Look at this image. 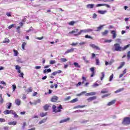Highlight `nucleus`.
<instances>
[{
    "instance_id": "nucleus-1",
    "label": "nucleus",
    "mask_w": 130,
    "mask_h": 130,
    "mask_svg": "<svg viewBox=\"0 0 130 130\" xmlns=\"http://www.w3.org/2000/svg\"><path fill=\"white\" fill-rule=\"evenodd\" d=\"M60 109H62V107H61V105H60L59 107H57L55 105H53L52 106L53 112H55V113L57 112H60Z\"/></svg>"
},
{
    "instance_id": "nucleus-2",
    "label": "nucleus",
    "mask_w": 130,
    "mask_h": 130,
    "mask_svg": "<svg viewBox=\"0 0 130 130\" xmlns=\"http://www.w3.org/2000/svg\"><path fill=\"white\" fill-rule=\"evenodd\" d=\"M122 124L123 125H129L130 124V117H125L123 118V121H122Z\"/></svg>"
},
{
    "instance_id": "nucleus-3",
    "label": "nucleus",
    "mask_w": 130,
    "mask_h": 130,
    "mask_svg": "<svg viewBox=\"0 0 130 130\" xmlns=\"http://www.w3.org/2000/svg\"><path fill=\"white\" fill-rule=\"evenodd\" d=\"M15 70H17V73L20 74L19 75V77H20V78H24V73L21 72V67L16 65L15 66Z\"/></svg>"
},
{
    "instance_id": "nucleus-4",
    "label": "nucleus",
    "mask_w": 130,
    "mask_h": 130,
    "mask_svg": "<svg viewBox=\"0 0 130 130\" xmlns=\"http://www.w3.org/2000/svg\"><path fill=\"white\" fill-rule=\"evenodd\" d=\"M115 51H122V47H120V45L118 43H116L114 45Z\"/></svg>"
},
{
    "instance_id": "nucleus-5",
    "label": "nucleus",
    "mask_w": 130,
    "mask_h": 130,
    "mask_svg": "<svg viewBox=\"0 0 130 130\" xmlns=\"http://www.w3.org/2000/svg\"><path fill=\"white\" fill-rule=\"evenodd\" d=\"M74 33H75V35H74L75 36H78L79 35H81V32L79 31L78 29H76L74 30H72L69 32V34H74Z\"/></svg>"
},
{
    "instance_id": "nucleus-6",
    "label": "nucleus",
    "mask_w": 130,
    "mask_h": 130,
    "mask_svg": "<svg viewBox=\"0 0 130 130\" xmlns=\"http://www.w3.org/2000/svg\"><path fill=\"white\" fill-rule=\"evenodd\" d=\"M97 99V96H93L88 98V99H86L87 102H92V101H94V100H96Z\"/></svg>"
},
{
    "instance_id": "nucleus-7",
    "label": "nucleus",
    "mask_w": 130,
    "mask_h": 130,
    "mask_svg": "<svg viewBox=\"0 0 130 130\" xmlns=\"http://www.w3.org/2000/svg\"><path fill=\"white\" fill-rule=\"evenodd\" d=\"M90 72H91V75H90V77L92 78V77H94V75H95V67H92L90 69Z\"/></svg>"
},
{
    "instance_id": "nucleus-8",
    "label": "nucleus",
    "mask_w": 130,
    "mask_h": 130,
    "mask_svg": "<svg viewBox=\"0 0 130 130\" xmlns=\"http://www.w3.org/2000/svg\"><path fill=\"white\" fill-rule=\"evenodd\" d=\"M58 100V97L56 95H53L52 98L51 99V102H56Z\"/></svg>"
},
{
    "instance_id": "nucleus-9",
    "label": "nucleus",
    "mask_w": 130,
    "mask_h": 130,
    "mask_svg": "<svg viewBox=\"0 0 130 130\" xmlns=\"http://www.w3.org/2000/svg\"><path fill=\"white\" fill-rule=\"evenodd\" d=\"M90 47H92L93 49H96V50H100L101 49L98 47V46H96L95 44H90Z\"/></svg>"
},
{
    "instance_id": "nucleus-10",
    "label": "nucleus",
    "mask_w": 130,
    "mask_h": 130,
    "mask_svg": "<svg viewBox=\"0 0 130 130\" xmlns=\"http://www.w3.org/2000/svg\"><path fill=\"white\" fill-rule=\"evenodd\" d=\"M116 102V100H113L107 104V106H111V105H114Z\"/></svg>"
},
{
    "instance_id": "nucleus-11",
    "label": "nucleus",
    "mask_w": 130,
    "mask_h": 130,
    "mask_svg": "<svg viewBox=\"0 0 130 130\" xmlns=\"http://www.w3.org/2000/svg\"><path fill=\"white\" fill-rule=\"evenodd\" d=\"M15 103L17 106H20L21 105V100L19 99H15Z\"/></svg>"
},
{
    "instance_id": "nucleus-12",
    "label": "nucleus",
    "mask_w": 130,
    "mask_h": 130,
    "mask_svg": "<svg viewBox=\"0 0 130 130\" xmlns=\"http://www.w3.org/2000/svg\"><path fill=\"white\" fill-rule=\"evenodd\" d=\"M111 34L113 35L112 36L113 39H115V38H116V31H115V30H112L111 31Z\"/></svg>"
},
{
    "instance_id": "nucleus-13",
    "label": "nucleus",
    "mask_w": 130,
    "mask_h": 130,
    "mask_svg": "<svg viewBox=\"0 0 130 130\" xmlns=\"http://www.w3.org/2000/svg\"><path fill=\"white\" fill-rule=\"evenodd\" d=\"M104 26H105V25H100L99 27H96V32H99L101 31V30H102V29L103 28Z\"/></svg>"
},
{
    "instance_id": "nucleus-14",
    "label": "nucleus",
    "mask_w": 130,
    "mask_h": 130,
    "mask_svg": "<svg viewBox=\"0 0 130 130\" xmlns=\"http://www.w3.org/2000/svg\"><path fill=\"white\" fill-rule=\"evenodd\" d=\"M94 6H95V5H94L93 4H88L86 6V8H87V9H93V8H94Z\"/></svg>"
},
{
    "instance_id": "nucleus-15",
    "label": "nucleus",
    "mask_w": 130,
    "mask_h": 130,
    "mask_svg": "<svg viewBox=\"0 0 130 130\" xmlns=\"http://www.w3.org/2000/svg\"><path fill=\"white\" fill-rule=\"evenodd\" d=\"M46 120H47V118H44L41 121L39 122V124H42V123H44V122H46Z\"/></svg>"
},
{
    "instance_id": "nucleus-16",
    "label": "nucleus",
    "mask_w": 130,
    "mask_h": 130,
    "mask_svg": "<svg viewBox=\"0 0 130 130\" xmlns=\"http://www.w3.org/2000/svg\"><path fill=\"white\" fill-rule=\"evenodd\" d=\"M61 73V71L58 70V71H55L52 73V76H56L57 74Z\"/></svg>"
},
{
    "instance_id": "nucleus-17",
    "label": "nucleus",
    "mask_w": 130,
    "mask_h": 130,
    "mask_svg": "<svg viewBox=\"0 0 130 130\" xmlns=\"http://www.w3.org/2000/svg\"><path fill=\"white\" fill-rule=\"evenodd\" d=\"M94 95H96V92H88L86 93V96H94Z\"/></svg>"
},
{
    "instance_id": "nucleus-18",
    "label": "nucleus",
    "mask_w": 130,
    "mask_h": 130,
    "mask_svg": "<svg viewBox=\"0 0 130 130\" xmlns=\"http://www.w3.org/2000/svg\"><path fill=\"white\" fill-rule=\"evenodd\" d=\"M8 124L9 125H16L17 124V121H13L8 122Z\"/></svg>"
},
{
    "instance_id": "nucleus-19",
    "label": "nucleus",
    "mask_w": 130,
    "mask_h": 130,
    "mask_svg": "<svg viewBox=\"0 0 130 130\" xmlns=\"http://www.w3.org/2000/svg\"><path fill=\"white\" fill-rule=\"evenodd\" d=\"M75 50V49L74 48H72L71 49H69L67 50L66 53H70L72 52H74V51Z\"/></svg>"
},
{
    "instance_id": "nucleus-20",
    "label": "nucleus",
    "mask_w": 130,
    "mask_h": 130,
    "mask_svg": "<svg viewBox=\"0 0 130 130\" xmlns=\"http://www.w3.org/2000/svg\"><path fill=\"white\" fill-rule=\"evenodd\" d=\"M0 84H2V85H5V86H7V83H6L5 81H0ZM0 89H4V87L0 85Z\"/></svg>"
},
{
    "instance_id": "nucleus-21",
    "label": "nucleus",
    "mask_w": 130,
    "mask_h": 130,
    "mask_svg": "<svg viewBox=\"0 0 130 130\" xmlns=\"http://www.w3.org/2000/svg\"><path fill=\"white\" fill-rule=\"evenodd\" d=\"M43 108L45 111H47L49 108V106L48 104H46L45 106H43Z\"/></svg>"
},
{
    "instance_id": "nucleus-22",
    "label": "nucleus",
    "mask_w": 130,
    "mask_h": 130,
    "mask_svg": "<svg viewBox=\"0 0 130 130\" xmlns=\"http://www.w3.org/2000/svg\"><path fill=\"white\" fill-rule=\"evenodd\" d=\"M98 13L99 14H101V15H104V14H106V13H107V11H106V10H105V11L99 10Z\"/></svg>"
},
{
    "instance_id": "nucleus-23",
    "label": "nucleus",
    "mask_w": 130,
    "mask_h": 130,
    "mask_svg": "<svg viewBox=\"0 0 130 130\" xmlns=\"http://www.w3.org/2000/svg\"><path fill=\"white\" fill-rule=\"evenodd\" d=\"M130 46V44L124 46L123 48H122V51H124V50H125L126 49H127V48H128V47H129Z\"/></svg>"
},
{
    "instance_id": "nucleus-24",
    "label": "nucleus",
    "mask_w": 130,
    "mask_h": 130,
    "mask_svg": "<svg viewBox=\"0 0 130 130\" xmlns=\"http://www.w3.org/2000/svg\"><path fill=\"white\" fill-rule=\"evenodd\" d=\"M46 115H47V112H46V113L42 112L40 114V116L41 117H44V116H46Z\"/></svg>"
},
{
    "instance_id": "nucleus-25",
    "label": "nucleus",
    "mask_w": 130,
    "mask_h": 130,
    "mask_svg": "<svg viewBox=\"0 0 130 130\" xmlns=\"http://www.w3.org/2000/svg\"><path fill=\"white\" fill-rule=\"evenodd\" d=\"M124 64H125V63L124 62H121L120 66L118 67L117 70H120V69H121L122 67L124 66Z\"/></svg>"
},
{
    "instance_id": "nucleus-26",
    "label": "nucleus",
    "mask_w": 130,
    "mask_h": 130,
    "mask_svg": "<svg viewBox=\"0 0 130 130\" xmlns=\"http://www.w3.org/2000/svg\"><path fill=\"white\" fill-rule=\"evenodd\" d=\"M33 91V88L32 87H29L26 91V93L28 94V93H30V92H32Z\"/></svg>"
},
{
    "instance_id": "nucleus-27",
    "label": "nucleus",
    "mask_w": 130,
    "mask_h": 130,
    "mask_svg": "<svg viewBox=\"0 0 130 130\" xmlns=\"http://www.w3.org/2000/svg\"><path fill=\"white\" fill-rule=\"evenodd\" d=\"M76 102H78V98H75L70 101V103H76Z\"/></svg>"
},
{
    "instance_id": "nucleus-28",
    "label": "nucleus",
    "mask_w": 130,
    "mask_h": 130,
    "mask_svg": "<svg viewBox=\"0 0 130 130\" xmlns=\"http://www.w3.org/2000/svg\"><path fill=\"white\" fill-rule=\"evenodd\" d=\"M108 30H106L104 32H102V35H103V36H105V35H107L108 34Z\"/></svg>"
},
{
    "instance_id": "nucleus-29",
    "label": "nucleus",
    "mask_w": 130,
    "mask_h": 130,
    "mask_svg": "<svg viewBox=\"0 0 130 130\" xmlns=\"http://www.w3.org/2000/svg\"><path fill=\"white\" fill-rule=\"evenodd\" d=\"M27 44V43H26V42H23L22 45H21V48H22V49L23 50H25V46H26V45Z\"/></svg>"
},
{
    "instance_id": "nucleus-30",
    "label": "nucleus",
    "mask_w": 130,
    "mask_h": 130,
    "mask_svg": "<svg viewBox=\"0 0 130 130\" xmlns=\"http://www.w3.org/2000/svg\"><path fill=\"white\" fill-rule=\"evenodd\" d=\"M10 43V40L7 38H5V40L3 41V43Z\"/></svg>"
},
{
    "instance_id": "nucleus-31",
    "label": "nucleus",
    "mask_w": 130,
    "mask_h": 130,
    "mask_svg": "<svg viewBox=\"0 0 130 130\" xmlns=\"http://www.w3.org/2000/svg\"><path fill=\"white\" fill-rule=\"evenodd\" d=\"M4 114H11V111H10L9 110H6L4 111Z\"/></svg>"
},
{
    "instance_id": "nucleus-32",
    "label": "nucleus",
    "mask_w": 130,
    "mask_h": 130,
    "mask_svg": "<svg viewBox=\"0 0 130 130\" xmlns=\"http://www.w3.org/2000/svg\"><path fill=\"white\" fill-rule=\"evenodd\" d=\"M74 65L75 66V67L76 68H81V66H80L79 64V63H77L76 62L74 63Z\"/></svg>"
},
{
    "instance_id": "nucleus-33",
    "label": "nucleus",
    "mask_w": 130,
    "mask_h": 130,
    "mask_svg": "<svg viewBox=\"0 0 130 130\" xmlns=\"http://www.w3.org/2000/svg\"><path fill=\"white\" fill-rule=\"evenodd\" d=\"M121 91H123V88H120L115 91V93L116 94L117 93H119V92H121Z\"/></svg>"
},
{
    "instance_id": "nucleus-34",
    "label": "nucleus",
    "mask_w": 130,
    "mask_h": 130,
    "mask_svg": "<svg viewBox=\"0 0 130 130\" xmlns=\"http://www.w3.org/2000/svg\"><path fill=\"white\" fill-rule=\"evenodd\" d=\"M76 24V21H71L69 23V25H70V26H74Z\"/></svg>"
},
{
    "instance_id": "nucleus-35",
    "label": "nucleus",
    "mask_w": 130,
    "mask_h": 130,
    "mask_svg": "<svg viewBox=\"0 0 130 130\" xmlns=\"http://www.w3.org/2000/svg\"><path fill=\"white\" fill-rule=\"evenodd\" d=\"M101 74H102V77H101V81H102V80L104 79V77H105V74L104 72H102Z\"/></svg>"
},
{
    "instance_id": "nucleus-36",
    "label": "nucleus",
    "mask_w": 130,
    "mask_h": 130,
    "mask_svg": "<svg viewBox=\"0 0 130 130\" xmlns=\"http://www.w3.org/2000/svg\"><path fill=\"white\" fill-rule=\"evenodd\" d=\"M95 60H96V63H95L96 66H99V64H100V61H99V59L96 58Z\"/></svg>"
},
{
    "instance_id": "nucleus-37",
    "label": "nucleus",
    "mask_w": 130,
    "mask_h": 130,
    "mask_svg": "<svg viewBox=\"0 0 130 130\" xmlns=\"http://www.w3.org/2000/svg\"><path fill=\"white\" fill-rule=\"evenodd\" d=\"M13 51L14 52V55L15 56H18V54H19V52H18V51L14 49Z\"/></svg>"
},
{
    "instance_id": "nucleus-38",
    "label": "nucleus",
    "mask_w": 130,
    "mask_h": 130,
    "mask_svg": "<svg viewBox=\"0 0 130 130\" xmlns=\"http://www.w3.org/2000/svg\"><path fill=\"white\" fill-rule=\"evenodd\" d=\"M2 95V94L0 95V103H4V99H3Z\"/></svg>"
},
{
    "instance_id": "nucleus-39",
    "label": "nucleus",
    "mask_w": 130,
    "mask_h": 130,
    "mask_svg": "<svg viewBox=\"0 0 130 130\" xmlns=\"http://www.w3.org/2000/svg\"><path fill=\"white\" fill-rule=\"evenodd\" d=\"M82 58L83 59H84V60L85 61L86 63H89V60H87L86 56H83Z\"/></svg>"
},
{
    "instance_id": "nucleus-40",
    "label": "nucleus",
    "mask_w": 130,
    "mask_h": 130,
    "mask_svg": "<svg viewBox=\"0 0 130 130\" xmlns=\"http://www.w3.org/2000/svg\"><path fill=\"white\" fill-rule=\"evenodd\" d=\"M113 77H114V75H113V74H112L109 77V81L110 82H111V81H112V80L113 79Z\"/></svg>"
},
{
    "instance_id": "nucleus-41",
    "label": "nucleus",
    "mask_w": 130,
    "mask_h": 130,
    "mask_svg": "<svg viewBox=\"0 0 130 130\" xmlns=\"http://www.w3.org/2000/svg\"><path fill=\"white\" fill-rule=\"evenodd\" d=\"M7 106H8V109H10L11 108V107H12V103H9L7 104Z\"/></svg>"
},
{
    "instance_id": "nucleus-42",
    "label": "nucleus",
    "mask_w": 130,
    "mask_h": 130,
    "mask_svg": "<svg viewBox=\"0 0 130 130\" xmlns=\"http://www.w3.org/2000/svg\"><path fill=\"white\" fill-rule=\"evenodd\" d=\"M110 95H111V93H108L103 95L102 97V98H105V97H108L109 96H110Z\"/></svg>"
},
{
    "instance_id": "nucleus-43",
    "label": "nucleus",
    "mask_w": 130,
    "mask_h": 130,
    "mask_svg": "<svg viewBox=\"0 0 130 130\" xmlns=\"http://www.w3.org/2000/svg\"><path fill=\"white\" fill-rule=\"evenodd\" d=\"M84 107H86V105H83V106H78L75 107V108H84Z\"/></svg>"
},
{
    "instance_id": "nucleus-44",
    "label": "nucleus",
    "mask_w": 130,
    "mask_h": 130,
    "mask_svg": "<svg viewBox=\"0 0 130 130\" xmlns=\"http://www.w3.org/2000/svg\"><path fill=\"white\" fill-rule=\"evenodd\" d=\"M101 93H102V94H105L106 93H108V90H105V89L101 91Z\"/></svg>"
},
{
    "instance_id": "nucleus-45",
    "label": "nucleus",
    "mask_w": 130,
    "mask_h": 130,
    "mask_svg": "<svg viewBox=\"0 0 130 130\" xmlns=\"http://www.w3.org/2000/svg\"><path fill=\"white\" fill-rule=\"evenodd\" d=\"M85 38H87V39H93V37H92L90 36H88V35H85Z\"/></svg>"
},
{
    "instance_id": "nucleus-46",
    "label": "nucleus",
    "mask_w": 130,
    "mask_h": 130,
    "mask_svg": "<svg viewBox=\"0 0 130 130\" xmlns=\"http://www.w3.org/2000/svg\"><path fill=\"white\" fill-rule=\"evenodd\" d=\"M80 34H82V33H87V30L86 29H83V30H81L80 31Z\"/></svg>"
},
{
    "instance_id": "nucleus-47",
    "label": "nucleus",
    "mask_w": 130,
    "mask_h": 130,
    "mask_svg": "<svg viewBox=\"0 0 130 130\" xmlns=\"http://www.w3.org/2000/svg\"><path fill=\"white\" fill-rule=\"evenodd\" d=\"M15 27V24H11L8 26V29H12V28H14Z\"/></svg>"
},
{
    "instance_id": "nucleus-48",
    "label": "nucleus",
    "mask_w": 130,
    "mask_h": 130,
    "mask_svg": "<svg viewBox=\"0 0 130 130\" xmlns=\"http://www.w3.org/2000/svg\"><path fill=\"white\" fill-rule=\"evenodd\" d=\"M100 2L101 1H103L105 3H107L108 2H114V0H99Z\"/></svg>"
},
{
    "instance_id": "nucleus-49",
    "label": "nucleus",
    "mask_w": 130,
    "mask_h": 130,
    "mask_svg": "<svg viewBox=\"0 0 130 130\" xmlns=\"http://www.w3.org/2000/svg\"><path fill=\"white\" fill-rule=\"evenodd\" d=\"M127 57L128 59H130V51H128L127 53Z\"/></svg>"
},
{
    "instance_id": "nucleus-50",
    "label": "nucleus",
    "mask_w": 130,
    "mask_h": 130,
    "mask_svg": "<svg viewBox=\"0 0 130 130\" xmlns=\"http://www.w3.org/2000/svg\"><path fill=\"white\" fill-rule=\"evenodd\" d=\"M55 62H56L55 60H51L50 61V64H54V63H55Z\"/></svg>"
},
{
    "instance_id": "nucleus-51",
    "label": "nucleus",
    "mask_w": 130,
    "mask_h": 130,
    "mask_svg": "<svg viewBox=\"0 0 130 130\" xmlns=\"http://www.w3.org/2000/svg\"><path fill=\"white\" fill-rule=\"evenodd\" d=\"M93 31V29L88 28L86 29V33H89V32H92Z\"/></svg>"
},
{
    "instance_id": "nucleus-52",
    "label": "nucleus",
    "mask_w": 130,
    "mask_h": 130,
    "mask_svg": "<svg viewBox=\"0 0 130 130\" xmlns=\"http://www.w3.org/2000/svg\"><path fill=\"white\" fill-rule=\"evenodd\" d=\"M0 122H6V119L0 118Z\"/></svg>"
},
{
    "instance_id": "nucleus-53",
    "label": "nucleus",
    "mask_w": 130,
    "mask_h": 130,
    "mask_svg": "<svg viewBox=\"0 0 130 130\" xmlns=\"http://www.w3.org/2000/svg\"><path fill=\"white\" fill-rule=\"evenodd\" d=\"M12 87H13V91H14L15 90H16V89L17 88V86H16V85H13Z\"/></svg>"
},
{
    "instance_id": "nucleus-54",
    "label": "nucleus",
    "mask_w": 130,
    "mask_h": 130,
    "mask_svg": "<svg viewBox=\"0 0 130 130\" xmlns=\"http://www.w3.org/2000/svg\"><path fill=\"white\" fill-rule=\"evenodd\" d=\"M26 125V122H23V125H22V128L24 129L25 128V127Z\"/></svg>"
},
{
    "instance_id": "nucleus-55",
    "label": "nucleus",
    "mask_w": 130,
    "mask_h": 130,
    "mask_svg": "<svg viewBox=\"0 0 130 130\" xmlns=\"http://www.w3.org/2000/svg\"><path fill=\"white\" fill-rule=\"evenodd\" d=\"M82 80H83V81L82 82V84H84V83L86 82V77H82Z\"/></svg>"
},
{
    "instance_id": "nucleus-56",
    "label": "nucleus",
    "mask_w": 130,
    "mask_h": 130,
    "mask_svg": "<svg viewBox=\"0 0 130 130\" xmlns=\"http://www.w3.org/2000/svg\"><path fill=\"white\" fill-rule=\"evenodd\" d=\"M92 18L93 19H96L97 18V14H96L95 13L93 14Z\"/></svg>"
},
{
    "instance_id": "nucleus-57",
    "label": "nucleus",
    "mask_w": 130,
    "mask_h": 130,
    "mask_svg": "<svg viewBox=\"0 0 130 130\" xmlns=\"http://www.w3.org/2000/svg\"><path fill=\"white\" fill-rule=\"evenodd\" d=\"M104 6V4H98L96 5V7H103Z\"/></svg>"
},
{
    "instance_id": "nucleus-58",
    "label": "nucleus",
    "mask_w": 130,
    "mask_h": 130,
    "mask_svg": "<svg viewBox=\"0 0 130 130\" xmlns=\"http://www.w3.org/2000/svg\"><path fill=\"white\" fill-rule=\"evenodd\" d=\"M15 112H16L15 111L10 110V114H13V115L15 114Z\"/></svg>"
},
{
    "instance_id": "nucleus-59",
    "label": "nucleus",
    "mask_w": 130,
    "mask_h": 130,
    "mask_svg": "<svg viewBox=\"0 0 130 130\" xmlns=\"http://www.w3.org/2000/svg\"><path fill=\"white\" fill-rule=\"evenodd\" d=\"M41 69V66H36L35 67V69L36 70H39Z\"/></svg>"
},
{
    "instance_id": "nucleus-60",
    "label": "nucleus",
    "mask_w": 130,
    "mask_h": 130,
    "mask_svg": "<svg viewBox=\"0 0 130 130\" xmlns=\"http://www.w3.org/2000/svg\"><path fill=\"white\" fill-rule=\"evenodd\" d=\"M13 115H14V117L15 118H18V117H19V116L17 114V113H16V112L14 113V114H13Z\"/></svg>"
},
{
    "instance_id": "nucleus-61",
    "label": "nucleus",
    "mask_w": 130,
    "mask_h": 130,
    "mask_svg": "<svg viewBox=\"0 0 130 130\" xmlns=\"http://www.w3.org/2000/svg\"><path fill=\"white\" fill-rule=\"evenodd\" d=\"M66 121V119L61 120L59 122V123H63Z\"/></svg>"
},
{
    "instance_id": "nucleus-62",
    "label": "nucleus",
    "mask_w": 130,
    "mask_h": 130,
    "mask_svg": "<svg viewBox=\"0 0 130 130\" xmlns=\"http://www.w3.org/2000/svg\"><path fill=\"white\" fill-rule=\"evenodd\" d=\"M36 39H38V40H42V39H43V37H42L41 38L38 37Z\"/></svg>"
},
{
    "instance_id": "nucleus-63",
    "label": "nucleus",
    "mask_w": 130,
    "mask_h": 130,
    "mask_svg": "<svg viewBox=\"0 0 130 130\" xmlns=\"http://www.w3.org/2000/svg\"><path fill=\"white\" fill-rule=\"evenodd\" d=\"M6 15L8 17H11V13L10 12H8L7 13H6Z\"/></svg>"
},
{
    "instance_id": "nucleus-64",
    "label": "nucleus",
    "mask_w": 130,
    "mask_h": 130,
    "mask_svg": "<svg viewBox=\"0 0 130 130\" xmlns=\"http://www.w3.org/2000/svg\"><path fill=\"white\" fill-rule=\"evenodd\" d=\"M106 7L107 8H110V6L108 4H104V6Z\"/></svg>"
}]
</instances>
